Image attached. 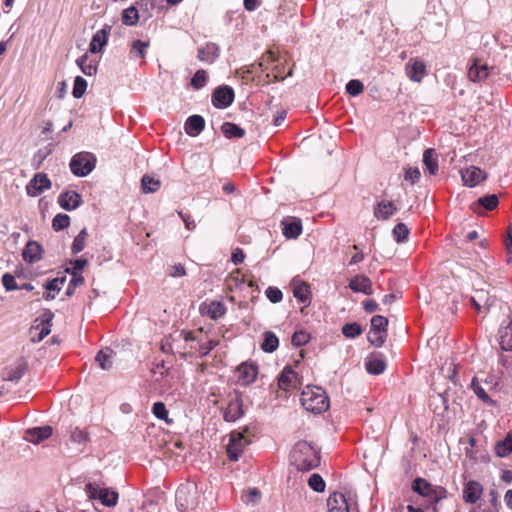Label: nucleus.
<instances>
[{
	"label": "nucleus",
	"mask_w": 512,
	"mask_h": 512,
	"mask_svg": "<svg viewBox=\"0 0 512 512\" xmlns=\"http://www.w3.org/2000/svg\"><path fill=\"white\" fill-rule=\"evenodd\" d=\"M219 344L218 340H208L207 342L201 344L198 348V353L200 356H206Z\"/></svg>",
	"instance_id": "obj_64"
},
{
	"label": "nucleus",
	"mask_w": 512,
	"mask_h": 512,
	"mask_svg": "<svg viewBox=\"0 0 512 512\" xmlns=\"http://www.w3.org/2000/svg\"><path fill=\"white\" fill-rule=\"evenodd\" d=\"M483 494V486L475 480H470L463 487V500L465 503H476Z\"/></svg>",
	"instance_id": "obj_12"
},
{
	"label": "nucleus",
	"mask_w": 512,
	"mask_h": 512,
	"mask_svg": "<svg viewBox=\"0 0 512 512\" xmlns=\"http://www.w3.org/2000/svg\"><path fill=\"white\" fill-rule=\"evenodd\" d=\"M388 319L381 315H375L371 319V328L368 333V341L375 347H381L388 336Z\"/></svg>",
	"instance_id": "obj_3"
},
{
	"label": "nucleus",
	"mask_w": 512,
	"mask_h": 512,
	"mask_svg": "<svg viewBox=\"0 0 512 512\" xmlns=\"http://www.w3.org/2000/svg\"><path fill=\"white\" fill-rule=\"evenodd\" d=\"M499 344L502 351H512V317L505 324L503 322L498 331Z\"/></svg>",
	"instance_id": "obj_22"
},
{
	"label": "nucleus",
	"mask_w": 512,
	"mask_h": 512,
	"mask_svg": "<svg viewBox=\"0 0 512 512\" xmlns=\"http://www.w3.org/2000/svg\"><path fill=\"white\" fill-rule=\"evenodd\" d=\"M265 294L272 303H279L283 298L282 291L279 288L273 286H269L266 289Z\"/></svg>",
	"instance_id": "obj_62"
},
{
	"label": "nucleus",
	"mask_w": 512,
	"mask_h": 512,
	"mask_svg": "<svg viewBox=\"0 0 512 512\" xmlns=\"http://www.w3.org/2000/svg\"><path fill=\"white\" fill-rule=\"evenodd\" d=\"M300 385L301 381L298 374L290 366L284 367L278 377L279 389L288 392L297 389Z\"/></svg>",
	"instance_id": "obj_10"
},
{
	"label": "nucleus",
	"mask_w": 512,
	"mask_h": 512,
	"mask_svg": "<svg viewBox=\"0 0 512 512\" xmlns=\"http://www.w3.org/2000/svg\"><path fill=\"white\" fill-rule=\"evenodd\" d=\"M205 127V120L200 115L190 116L185 123V132L190 136L199 135Z\"/></svg>",
	"instance_id": "obj_30"
},
{
	"label": "nucleus",
	"mask_w": 512,
	"mask_h": 512,
	"mask_svg": "<svg viewBox=\"0 0 512 512\" xmlns=\"http://www.w3.org/2000/svg\"><path fill=\"white\" fill-rule=\"evenodd\" d=\"M111 26L105 25L102 29L98 30L92 37L89 45L91 53H98L107 44L110 35Z\"/></svg>",
	"instance_id": "obj_19"
},
{
	"label": "nucleus",
	"mask_w": 512,
	"mask_h": 512,
	"mask_svg": "<svg viewBox=\"0 0 512 512\" xmlns=\"http://www.w3.org/2000/svg\"><path fill=\"white\" fill-rule=\"evenodd\" d=\"M243 415V403L241 397L236 394L224 410V419L228 422H235Z\"/></svg>",
	"instance_id": "obj_14"
},
{
	"label": "nucleus",
	"mask_w": 512,
	"mask_h": 512,
	"mask_svg": "<svg viewBox=\"0 0 512 512\" xmlns=\"http://www.w3.org/2000/svg\"><path fill=\"white\" fill-rule=\"evenodd\" d=\"M201 313L217 320L226 314V307L220 301L204 302L200 307Z\"/></svg>",
	"instance_id": "obj_20"
},
{
	"label": "nucleus",
	"mask_w": 512,
	"mask_h": 512,
	"mask_svg": "<svg viewBox=\"0 0 512 512\" xmlns=\"http://www.w3.org/2000/svg\"><path fill=\"white\" fill-rule=\"evenodd\" d=\"M282 233L287 239H296L302 233L301 221L282 222Z\"/></svg>",
	"instance_id": "obj_35"
},
{
	"label": "nucleus",
	"mask_w": 512,
	"mask_h": 512,
	"mask_svg": "<svg viewBox=\"0 0 512 512\" xmlns=\"http://www.w3.org/2000/svg\"><path fill=\"white\" fill-rule=\"evenodd\" d=\"M195 491L188 486L181 485L176 491V504L181 512H188L196 505Z\"/></svg>",
	"instance_id": "obj_7"
},
{
	"label": "nucleus",
	"mask_w": 512,
	"mask_h": 512,
	"mask_svg": "<svg viewBox=\"0 0 512 512\" xmlns=\"http://www.w3.org/2000/svg\"><path fill=\"white\" fill-rule=\"evenodd\" d=\"M407 76L415 82H421L426 74V65L420 59H411L406 65Z\"/></svg>",
	"instance_id": "obj_21"
},
{
	"label": "nucleus",
	"mask_w": 512,
	"mask_h": 512,
	"mask_svg": "<svg viewBox=\"0 0 512 512\" xmlns=\"http://www.w3.org/2000/svg\"><path fill=\"white\" fill-rule=\"evenodd\" d=\"M310 335L306 331H296L292 336V344L300 347L308 343Z\"/></svg>",
	"instance_id": "obj_61"
},
{
	"label": "nucleus",
	"mask_w": 512,
	"mask_h": 512,
	"mask_svg": "<svg viewBox=\"0 0 512 512\" xmlns=\"http://www.w3.org/2000/svg\"><path fill=\"white\" fill-rule=\"evenodd\" d=\"M293 295L296 299L304 304L310 303V286L303 281L293 282Z\"/></svg>",
	"instance_id": "obj_33"
},
{
	"label": "nucleus",
	"mask_w": 512,
	"mask_h": 512,
	"mask_svg": "<svg viewBox=\"0 0 512 512\" xmlns=\"http://www.w3.org/2000/svg\"><path fill=\"white\" fill-rule=\"evenodd\" d=\"M51 318L41 320L40 323L33 325L30 329L31 341L34 343L42 341L51 332Z\"/></svg>",
	"instance_id": "obj_24"
},
{
	"label": "nucleus",
	"mask_w": 512,
	"mask_h": 512,
	"mask_svg": "<svg viewBox=\"0 0 512 512\" xmlns=\"http://www.w3.org/2000/svg\"><path fill=\"white\" fill-rule=\"evenodd\" d=\"M139 19L138 10L131 6L125 10H123L122 13V22L125 25L133 26L136 25Z\"/></svg>",
	"instance_id": "obj_48"
},
{
	"label": "nucleus",
	"mask_w": 512,
	"mask_h": 512,
	"mask_svg": "<svg viewBox=\"0 0 512 512\" xmlns=\"http://www.w3.org/2000/svg\"><path fill=\"white\" fill-rule=\"evenodd\" d=\"M349 288L354 292H362L366 295L373 293L370 279L364 275H356L349 282Z\"/></svg>",
	"instance_id": "obj_27"
},
{
	"label": "nucleus",
	"mask_w": 512,
	"mask_h": 512,
	"mask_svg": "<svg viewBox=\"0 0 512 512\" xmlns=\"http://www.w3.org/2000/svg\"><path fill=\"white\" fill-rule=\"evenodd\" d=\"M328 512H351V508L344 494L334 492L327 500Z\"/></svg>",
	"instance_id": "obj_17"
},
{
	"label": "nucleus",
	"mask_w": 512,
	"mask_h": 512,
	"mask_svg": "<svg viewBox=\"0 0 512 512\" xmlns=\"http://www.w3.org/2000/svg\"><path fill=\"white\" fill-rule=\"evenodd\" d=\"M346 91L351 96H357L364 91V85L360 80H350L346 85Z\"/></svg>",
	"instance_id": "obj_59"
},
{
	"label": "nucleus",
	"mask_w": 512,
	"mask_h": 512,
	"mask_svg": "<svg viewBox=\"0 0 512 512\" xmlns=\"http://www.w3.org/2000/svg\"><path fill=\"white\" fill-rule=\"evenodd\" d=\"M300 401L305 410L314 414H320L329 408L328 396L318 386H307L302 391Z\"/></svg>",
	"instance_id": "obj_2"
},
{
	"label": "nucleus",
	"mask_w": 512,
	"mask_h": 512,
	"mask_svg": "<svg viewBox=\"0 0 512 512\" xmlns=\"http://www.w3.org/2000/svg\"><path fill=\"white\" fill-rule=\"evenodd\" d=\"M320 459V452L305 440L298 441L290 453L291 464L303 472L317 468L320 465Z\"/></svg>",
	"instance_id": "obj_1"
},
{
	"label": "nucleus",
	"mask_w": 512,
	"mask_h": 512,
	"mask_svg": "<svg viewBox=\"0 0 512 512\" xmlns=\"http://www.w3.org/2000/svg\"><path fill=\"white\" fill-rule=\"evenodd\" d=\"M70 439L74 443H86L89 440V435L86 431L75 427L70 432Z\"/></svg>",
	"instance_id": "obj_60"
},
{
	"label": "nucleus",
	"mask_w": 512,
	"mask_h": 512,
	"mask_svg": "<svg viewBox=\"0 0 512 512\" xmlns=\"http://www.w3.org/2000/svg\"><path fill=\"white\" fill-rule=\"evenodd\" d=\"M142 190L145 193H153L156 192L160 186L161 182L159 179L151 177L149 175H144L141 180Z\"/></svg>",
	"instance_id": "obj_45"
},
{
	"label": "nucleus",
	"mask_w": 512,
	"mask_h": 512,
	"mask_svg": "<svg viewBox=\"0 0 512 512\" xmlns=\"http://www.w3.org/2000/svg\"><path fill=\"white\" fill-rule=\"evenodd\" d=\"M386 368V363L381 358H371L366 362V370L373 375L381 374Z\"/></svg>",
	"instance_id": "obj_44"
},
{
	"label": "nucleus",
	"mask_w": 512,
	"mask_h": 512,
	"mask_svg": "<svg viewBox=\"0 0 512 512\" xmlns=\"http://www.w3.org/2000/svg\"><path fill=\"white\" fill-rule=\"evenodd\" d=\"M51 188V181L47 174L39 172L29 181L26 186V192L31 197H36L43 193L45 190Z\"/></svg>",
	"instance_id": "obj_9"
},
{
	"label": "nucleus",
	"mask_w": 512,
	"mask_h": 512,
	"mask_svg": "<svg viewBox=\"0 0 512 512\" xmlns=\"http://www.w3.org/2000/svg\"><path fill=\"white\" fill-rule=\"evenodd\" d=\"M342 333L346 338H355L362 334V327L356 322L347 323L342 327Z\"/></svg>",
	"instance_id": "obj_54"
},
{
	"label": "nucleus",
	"mask_w": 512,
	"mask_h": 512,
	"mask_svg": "<svg viewBox=\"0 0 512 512\" xmlns=\"http://www.w3.org/2000/svg\"><path fill=\"white\" fill-rule=\"evenodd\" d=\"M2 284L5 287L7 291H14L19 289L15 277L11 275L10 273H5L2 276Z\"/></svg>",
	"instance_id": "obj_63"
},
{
	"label": "nucleus",
	"mask_w": 512,
	"mask_h": 512,
	"mask_svg": "<svg viewBox=\"0 0 512 512\" xmlns=\"http://www.w3.org/2000/svg\"><path fill=\"white\" fill-rule=\"evenodd\" d=\"M471 388L473 389L474 393L477 395L479 399H481L485 403L492 402L489 395L486 393V391L483 389V387L480 385L478 379L474 377L471 382Z\"/></svg>",
	"instance_id": "obj_56"
},
{
	"label": "nucleus",
	"mask_w": 512,
	"mask_h": 512,
	"mask_svg": "<svg viewBox=\"0 0 512 512\" xmlns=\"http://www.w3.org/2000/svg\"><path fill=\"white\" fill-rule=\"evenodd\" d=\"M495 453L498 457H507L512 453V431L495 445Z\"/></svg>",
	"instance_id": "obj_36"
},
{
	"label": "nucleus",
	"mask_w": 512,
	"mask_h": 512,
	"mask_svg": "<svg viewBox=\"0 0 512 512\" xmlns=\"http://www.w3.org/2000/svg\"><path fill=\"white\" fill-rule=\"evenodd\" d=\"M58 203L64 210L71 211L80 206L82 198L76 191H66L59 195Z\"/></svg>",
	"instance_id": "obj_18"
},
{
	"label": "nucleus",
	"mask_w": 512,
	"mask_h": 512,
	"mask_svg": "<svg viewBox=\"0 0 512 512\" xmlns=\"http://www.w3.org/2000/svg\"><path fill=\"white\" fill-rule=\"evenodd\" d=\"M488 75V66L486 64L480 65L478 60H474V63L468 70V77L473 82L482 81L486 79Z\"/></svg>",
	"instance_id": "obj_32"
},
{
	"label": "nucleus",
	"mask_w": 512,
	"mask_h": 512,
	"mask_svg": "<svg viewBox=\"0 0 512 512\" xmlns=\"http://www.w3.org/2000/svg\"><path fill=\"white\" fill-rule=\"evenodd\" d=\"M64 282L65 277H57L48 281L45 284L47 293L44 295V299L48 301L53 300L55 298V294L53 292H59L62 289Z\"/></svg>",
	"instance_id": "obj_40"
},
{
	"label": "nucleus",
	"mask_w": 512,
	"mask_h": 512,
	"mask_svg": "<svg viewBox=\"0 0 512 512\" xmlns=\"http://www.w3.org/2000/svg\"><path fill=\"white\" fill-rule=\"evenodd\" d=\"M219 56V49L214 43H207L197 50V58L205 63H213Z\"/></svg>",
	"instance_id": "obj_29"
},
{
	"label": "nucleus",
	"mask_w": 512,
	"mask_h": 512,
	"mask_svg": "<svg viewBox=\"0 0 512 512\" xmlns=\"http://www.w3.org/2000/svg\"><path fill=\"white\" fill-rule=\"evenodd\" d=\"M87 237H88L87 230H86V228H83L79 232V234L74 238V241L72 243L71 250H72L73 254H78L79 252H81L84 249V247L86 245Z\"/></svg>",
	"instance_id": "obj_47"
},
{
	"label": "nucleus",
	"mask_w": 512,
	"mask_h": 512,
	"mask_svg": "<svg viewBox=\"0 0 512 512\" xmlns=\"http://www.w3.org/2000/svg\"><path fill=\"white\" fill-rule=\"evenodd\" d=\"M87 88V82L81 76H77L74 81L72 94L75 98H81Z\"/></svg>",
	"instance_id": "obj_58"
},
{
	"label": "nucleus",
	"mask_w": 512,
	"mask_h": 512,
	"mask_svg": "<svg viewBox=\"0 0 512 512\" xmlns=\"http://www.w3.org/2000/svg\"><path fill=\"white\" fill-rule=\"evenodd\" d=\"M85 492L90 499H99L101 503L107 507H113L117 504L118 493L110 491L107 488H101L93 483L85 486Z\"/></svg>",
	"instance_id": "obj_6"
},
{
	"label": "nucleus",
	"mask_w": 512,
	"mask_h": 512,
	"mask_svg": "<svg viewBox=\"0 0 512 512\" xmlns=\"http://www.w3.org/2000/svg\"><path fill=\"white\" fill-rule=\"evenodd\" d=\"M394 239L398 242H404L408 239L409 229L404 223H398L392 230Z\"/></svg>",
	"instance_id": "obj_51"
},
{
	"label": "nucleus",
	"mask_w": 512,
	"mask_h": 512,
	"mask_svg": "<svg viewBox=\"0 0 512 512\" xmlns=\"http://www.w3.org/2000/svg\"><path fill=\"white\" fill-rule=\"evenodd\" d=\"M115 356V352L109 348L106 347L104 349H101L96 357L95 361L99 364L100 368L103 370H110L113 366V358Z\"/></svg>",
	"instance_id": "obj_31"
},
{
	"label": "nucleus",
	"mask_w": 512,
	"mask_h": 512,
	"mask_svg": "<svg viewBox=\"0 0 512 512\" xmlns=\"http://www.w3.org/2000/svg\"><path fill=\"white\" fill-rule=\"evenodd\" d=\"M250 441L239 431H232L229 435V442L226 446L227 456L231 461H237Z\"/></svg>",
	"instance_id": "obj_5"
},
{
	"label": "nucleus",
	"mask_w": 512,
	"mask_h": 512,
	"mask_svg": "<svg viewBox=\"0 0 512 512\" xmlns=\"http://www.w3.org/2000/svg\"><path fill=\"white\" fill-rule=\"evenodd\" d=\"M149 47V42L141 40H134L130 48V56L133 59L144 58L146 55V49Z\"/></svg>",
	"instance_id": "obj_42"
},
{
	"label": "nucleus",
	"mask_w": 512,
	"mask_h": 512,
	"mask_svg": "<svg viewBox=\"0 0 512 512\" xmlns=\"http://www.w3.org/2000/svg\"><path fill=\"white\" fill-rule=\"evenodd\" d=\"M498 204H499V200H498L497 195H495V194H491V195H486L484 197H480L474 203V205H478L479 207H482V208H484L487 211L494 210L498 206Z\"/></svg>",
	"instance_id": "obj_43"
},
{
	"label": "nucleus",
	"mask_w": 512,
	"mask_h": 512,
	"mask_svg": "<svg viewBox=\"0 0 512 512\" xmlns=\"http://www.w3.org/2000/svg\"><path fill=\"white\" fill-rule=\"evenodd\" d=\"M96 164V158L92 153L81 152L74 155L70 162L71 172L78 177L88 175Z\"/></svg>",
	"instance_id": "obj_4"
},
{
	"label": "nucleus",
	"mask_w": 512,
	"mask_h": 512,
	"mask_svg": "<svg viewBox=\"0 0 512 512\" xmlns=\"http://www.w3.org/2000/svg\"><path fill=\"white\" fill-rule=\"evenodd\" d=\"M77 65L80 67L81 71L88 76L96 74L98 68V62L94 59H90L87 54L77 59Z\"/></svg>",
	"instance_id": "obj_34"
},
{
	"label": "nucleus",
	"mask_w": 512,
	"mask_h": 512,
	"mask_svg": "<svg viewBox=\"0 0 512 512\" xmlns=\"http://www.w3.org/2000/svg\"><path fill=\"white\" fill-rule=\"evenodd\" d=\"M397 211L393 201L382 200L374 207V216L379 220H387Z\"/></svg>",
	"instance_id": "obj_25"
},
{
	"label": "nucleus",
	"mask_w": 512,
	"mask_h": 512,
	"mask_svg": "<svg viewBox=\"0 0 512 512\" xmlns=\"http://www.w3.org/2000/svg\"><path fill=\"white\" fill-rule=\"evenodd\" d=\"M245 275L241 273L239 269L233 271L226 279L227 288L232 291L234 288H238L240 285L245 283Z\"/></svg>",
	"instance_id": "obj_46"
},
{
	"label": "nucleus",
	"mask_w": 512,
	"mask_h": 512,
	"mask_svg": "<svg viewBox=\"0 0 512 512\" xmlns=\"http://www.w3.org/2000/svg\"><path fill=\"white\" fill-rule=\"evenodd\" d=\"M423 164L431 175H435L438 172V158L433 149L424 151Z\"/></svg>",
	"instance_id": "obj_38"
},
{
	"label": "nucleus",
	"mask_w": 512,
	"mask_h": 512,
	"mask_svg": "<svg viewBox=\"0 0 512 512\" xmlns=\"http://www.w3.org/2000/svg\"><path fill=\"white\" fill-rule=\"evenodd\" d=\"M28 368L27 362L21 358L15 366L7 367L4 371L3 379L7 381H18L22 378Z\"/></svg>",
	"instance_id": "obj_26"
},
{
	"label": "nucleus",
	"mask_w": 512,
	"mask_h": 512,
	"mask_svg": "<svg viewBox=\"0 0 512 512\" xmlns=\"http://www.w3.org/2000/svg\"><path fill=\"white\" fill-rule=\"evenodd\" d=\"M496 301L495 296H491L488 291L483 289L476 290L475 294L470 298L472 306L479 313L489 311Z\"/></svg>",
	"instance_id": "obj_8"
},
{
	"label": "nucleus",
	"mask_w": 512,
	"mask_h": 512,
	"mask_svg": "<svg viewBox=\"0 0 512 512\" xmlns=\"http://www.w3.org/2000/svg\"><path fill=\"white\" fill-rule=\"evenodd\" d=\"M292 72V67L286 68V65L279 58L275 65L272 66L271 72L266 74V81L268 83L282 81L288 76H291Z\"/></svg>",
	"instance_id": "obj_16"
},
{
	"label": "nucleus",
	"mask_w": 512,
	"mask_h": 512,
	"mask_svg": "<svg viewBox=\"0 0 512 512\" xmlns=\"http://www.w3.org/2000/svg\"><path fill=\"white\" fill-rule=\"evenodd\" d=\"M412 489L421 496L432 497L434 494L433 486L423 478H416L413 481Z\"/></svg>",
	"instance_id": "obj_37"
},
{
	"label": "nucleus",
	"mask_w": 512,
	"mask_h": 512,
	"mask_svg": "<svg viewBox=\"0 0 512 512\" xmlns=\"http://www.w3.org/2000/svg\"><path fill=\"white\" fill-rule=\"evenodd\" d=\"M152 412L158 419L164 420L168 424L172 423V420L168 418V411L163 402L154 403Z\"/></svg>",
	"instance_id": "obj_55"
},
{
	"label": "nucleus",
	"mask_w": 512,
	"mask_h": 512,
	"mask_svg": "<svg viewBox=\"0 0 512 512\" xmlns=\"http://www.w3.org/2000/svg\"><path fill=\"white\" fill-rule=\"evenodd\" d=\"M43 248L36 241H29L22 252L23 260L27 263L33 264L42 258Z\"/></svg>",
	"instance_id": "obj_23"
},
{
	"label": "nucleus",
	"mask_w": 512,
	"mask_h": 512,
	"mask_svg": "<svg viewBox=\"0 0 512 512\" xmlns=\"http://www.w3.org/2000/svg\"><path fill=\"white\" fill-rule=\"evenodd\" d=\"M309 487L316 492H323L326 484L319 474H312L308 480Z\"/></svg>",
	"instance_id": "obj_57"
},
{
	"label": "nucleus",
	"mask_w": 512,
	"mask_h": 512,
	"mask_svg": "<svg viewBox=\"0 0 512 512\" xmlns=\"http://www.w3.org/2000/svg\"><path fill=\"white\" fill-rule=\"evenodd\" d=\"M208 80V76L205 70L200 69L197 70L194 76L191 79V85L194 89L199 90L203 88Z\"/></svg>",
	"instance_id": "obj_53"
},
{
	"label": "nucleus",
	"mask_w": 512,
	"mask_h": 512,
	"mask_svg": "<svg viewBox=\"0 0 512 512\" xmlns=\"http://www.w3.org/2000/svg\"><path fill=\"white\" fill-rule=\"evenodd\" d=\"M278 346H279V340H278L277 336L271 331L265 332L264 340H263V343L261 344L262 350L267 353H272L278 348Z\"/></svg>",
	"instance_id": "obj_41"
},
{
	"label": "nucleus",
	"mask_w": 512,
	"mask_h": 512,
	"mask_svg": "<svg viewBox=\"0 0 512 512\" xmlns=\"http://www.w3.org/2000/svg\"><path fill=\"white\" fill-rule=\"evenodd\" d=\"M279 57L272 50L266 51L259 60V66L262 68V71L270 68L271 65H275L278 61Z\"/></svg>",
	"instance_id": "obj_49"
},
{
	"label": "nucleus",
	"mask_w": 512,
	"mask_h": 512,
	"mask_svg": "<svg viewBox=\"0 0 512 512\" xmlns=\"http://www.w3.org/2000/svg\"><path fill=\"white\" fill-rule=\"evenodd\" d=\"M52 431L50 426L35 427L26 431L25 439L28 442L37 444L48 439L52 435Z\"/></svg>",
	"instance_id": "obj_28"
},
{
	"label": "nucleus",
	"mask_w": 512,
	"mask_h": 512,
	"mask_svg": "<svg viewBox=\"0 0 512 512\" xmlns=\"http://www.w3.org/2000/svg\"><path fill=\"white\" fill-rule=\"evenodd\" d=\"M221 131L228 139L242 138L245 135V130L232 122L223 123Z\"/></svg>",
	"instance_id": "obj_39"
},
{
	"label": "nucleus",
	"mask_w": 512,
	"mask_h": 512,
	"mask_svg": "<svg viewBox=\"0 0 512 512\" xmlns=\"http://www.w3.org/2000/svg\"><path fill=\"white\" fill-rule=\"evenodd\" d=\"M70 225V217L67 214L59 213L52 220V228L61 231Z\"/></svg>",
	"instance_id": "obj_52"
},
{
	"label": "nucleus",
	"mask_w": 512,
	"mask_h": 512,
	"mask_svg": "<svg viewBox=\"0 0 512 512\" xmlns=\"http://www.w3.org/2000/svg\"><path fill=\"white\" fill-rule=\"evenodd\" d=\"M461 177L466 186L474 187L487 178V174L476 166H470L461 172Z\"/></svg>",
	"instance_id": "obj_13"
},
{
	"label": "nucleus",
	"mask_w": 512,
	"mask_h": 512,
	"mask_svg": "<svg viewBox=\"0 0 512 512\" xmlns=\"http://www.w3.org/2000/svg\"><path fill=\"white\" fill-rule=\"evenodd\" d=\"M84 284V277L81 273L71 272V279L66 291L67 296H72L75 292V289Z\"/></svg>",
	"instance_id": "obj_50"
},
{
	"label": "nucleus",
	"mask_w": 512,
	"mask_h": 512,
	"mask_svg": "<svg viewBox=\"0 0 512 512\" xmlns=\"http://www.w3.org/2000/svg\"><path fill=\"white\" fill-rule=\"evenodd\" d=\"M237 380L241 385H249L257 377V367L253 364L242 363L237 367Z\"/></svg>",
	"instance_id": "obj_15"
},
{
	"label": "nucleus",
	"mask_w": 512,
	"mask_h": 512,
	"mask_svg": "<svg viewBox=\"0 0 512 512\" xmlns=\"http://www.w3.org/2000/svg\"><path fill=\"white\" fill-rule=\"evenodd\" d=\"M234 100V91L229 86H220L212 94V104L219 109L227 108Z\"/></svg>",
	"instance_id": "obj_11"
}]
</instances>
